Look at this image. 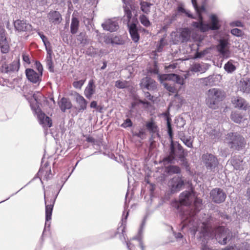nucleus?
Here are the masks:
<instances>
[{
	"instance_id": "f257e3e1",
	"label": "nucleus",
	"mask_w": 250,
	"mask_h": 250,
	"mask_svg": "<svg viewBox=\"0 0 250 250\" xmlns=\"http://www.w3.org/2000/svg\"><path fill=\"white\" fill-rule=\"evenodd\" d=\"M193 202L194 210L190 212L184 213L183 215L182 228H188L191 233L193 235H195L197 231H199L201 233L200 237L208 236L209 232L207 225L204 222L195 221V215L202 207V200L194 195Z\"/></svg>"
},
{
	"instance_id": "f03ea898",
	"label": "nucleus",
	"mask_w": 250,
	"mask_h": 250,
	"mask_svg": "<svg viewBox=\"0 0 250 250\" xmlns=\"http://www.w3.org/2000/svg\"><path fill=\"white\" fill-rule=\"evenodd\" d=\"M206 9L204 5L198 8V11H196L198 21H193L191 26L193 28L198 29L202 32H205L209 30H217L220 28L221 25L219 23V19L215 14H211L209 16V24L205 23L203 22V17L202 13L205 11Z\"/></svg>"
},
{
	"instance_id": "7ed1b4c3",
	"label": "nucleus",
	"mask_w": 250,
	"mask_h": 250,
	"mask_svg": "<svg viewBox=\"0 0 250 250\" xmlns=\"http://www.w3.org/2000/svg\"><path fill=\"white\" fill-rule=\"evenodd\" d=\"M225 95V91L222 89L216 88L210 89L207 92L206 104L209 108L216 109L219 102L224 99Z\"/></svg>"
},
{
	"instance_id": "20e7f679",
	"label": "nucleus",
	"mask_w": 250,
	"mask_h": 250,
	"mask_svg": "<svg viewBox=\"0 0 250 250\" xmlns=\"http://www.w3.org/2000/svg\"><path fill=\"white\" fill-rule=\"evenodd\" d=\"M226 141L230 148L238 150L244 147L246 143L244 138L235 132L228 133Z\"/></svg>"
},
{
	"instance_id": "39448f33",
	"label": "nucleus",
	"mask_w": 250,
	"mask_h": 250,
	"mask_svg": "<svg viewBox=\"0 0 250 250\" xmlns=\"http://www.w3.org/2000/svg\"><path fill=\"white\" fill-rule=\"evenodd\" d=\"M201 161L208 170L214 171L219 162L217 158L212 154L206 153L202 155Z\"/></svg>"
},
{
	"instance_id": "423d86ee",
	"label": "nucleus",
	"mask_w": 250,
	"mask_h": 250,
	"mask_svg": "<svg viewBox=\"0 0 250 250\" xmlns=\"http://www.w3.org/2000/svg\"><path fill=\"white\" fill-rule=\"evenodd\" d=\"M231 236L230 230L224 227H219L215 230V238L221 245L226 244L228 240H230Z\"/></svg>"
},
{
	"instance_id": "0eeeda50",
	"label": "nucleus",
	"mask_w": 250,
	"mask_h": 250,
	"mask_svg": "<svg viewBox=\"0 0 250 250\" xmlns=\"http://www.w3.org/2000/svg\"><path fill=\"white\" fill-rule=\"evenodd\" d=\"M32 109L37 116L39 123L43 128L50 127L52 125V120L43 113L41 108L37 105H31Z\"/></svg>"
},
{
	"instance_id": "6e6552de",
	"label": "nucleus",
	"mask_w": 250,
	"mask_h": 250,
	"mask_svg": "<svg viewBox=\"0 0 250 250\" xmlns=\"http://www.w3.org/2000/svg\"><path fill=\"white\" fill-rule=\"evenodd\" d=\"M217 50L221 56L224 59L229 57L230 51L229 50V43L226 39H221L217 45Z\"/></svg>"
},
{
	"instance_id": "1a4fd4ad",
	"label": "nucleus",
	"mask_w": 250,
	"mask_h": 250,
	"mask_svg": "<svg viewBox=\"0 0 250 250\" xmlns=\"http://www.w3.org/2000/svg\"><path fill=\"white\" fill-rule=\"evenodd\" d=\"M210 198L213 202L220 204L225 201L226 194L222 189L214 188L210 192Z\"/></svg>"
},
{
	"instance_id": "9d476101",
	"label": "nucleus",
	"mask_w": 250,
	"mask_h": 250,
	"mask_svg": "<svg viewBox=\"0 0 250 250\" xmlns=\"http://www.w3.org/2000/svg\"><path fill=\"white\" fill-rule=\"evenodd\" d=\"M176 158H178L179 160L182 162L183 165L187 166L188 162L186 158L184 156V153L181 154H176L174 144L172 143L170 146V152L169 156L165 158V160L167 161L168 163H172L173 161Z\"/></svg>"
},
{
	"instance_id": "9b49d317",
	"label": "nucleus",
	"mask_w": 250,
	"mask_h": 250,
	"mask_svg": "<svg viewBox=\"0 0 250 250\" xmlns=\"http://www.w3.org/2000/svg\"><path fill=\"white\" fill-rule=\"evenodd\" d=\"M59 192L57 194L55 197L51 199L50 201L49 204H47L48 201L46 199L45 194H44V200L45 204V226H50V222H49L51 219V216L52 213V210L55 204L56 199L58 196Z\"/></svg>"
},
{
	"instance_id": "f8f14e48",
	"label": "nucleus",
	"mask_w": 250,
	"mask_h": 250,
	"mask_svg": "<svg viewBox=\"0 0 250 250\" xmlns=\"http://www.w3.org/2000/svg\"><path fill=\"white\" fill-rule=\"evenodd\" d=\"M159 80L162 82L163 81L171 80L181 85H183L185 83V80L183 77L173 73L159 75Z\"/></svg>"
},
{
	"instance_id": "ddd939ff",
	"label": "nucleus",
	"mask_w": 250,
	"mask_h": 250,
	"mask_svg": "<svg viewBox=\"0 0 250 250\" xmlns=\"http://www.w3.org/2000/svg\"><path fill=\"white\" fill-rule=\"evenodd\" d=\"M184 185V180L179 176L173 177L169 182L171 193H174L180 191Z\"/></svg>"
},
{
	"instance_id": "4468645a",
	"label": "nucleus",
	"mask_w": 250,
	"mask_h": 250,
	"mask_svg": "<svg viewBox=\"0 0 250 250\" xmlns=\"http://www.w3.org/2000/svg\"><path fill=\"white\" fill-rule=\"evenodd\" d=\"M137 23L138 21L136 20H133L131 23H128V25H127L130 35L134 42H137L140 39V35L137 27Z\"/></svg>"
},
{
	"instance_id": "2eb2a0df",
	"label": "nucleus",
	"mask_w": 250,
	"mask_h": 250,
	"mask_svg": "<svg viewBox=\"0 0 250 250\" xmlns=\"http://www.w3.org/2000/svg\"><path fill=\"white\" fill-rule=\"evenodd\" d=\"M194 195L192 191H185L180 194L179 201L183 205L189 206L193 202Z\"/></svg>"
},
{
	"instance_id": "dca6fc26",
	"label": "nucleus",
	"mask_w": 250,
	"mask_h": 250,
	"mask_svg": "<svg viewBox=\"0 0 250 250\" xmlns=\"http://www.w3.org/2000/svg\"><path fill=\"white\" fill-rule=\"evenodd\" d=\"M20 60H14L9 64H2V71L6 73H11L17 72L20 68Z\"/></svg>"
},
{
	"instance_id": "f3484780",
	"label": "nucleus",
	"mask_w": 250,
	"mask_h": 250,
	"mask_svg": "<svg viewBox=\"0 0 250 250\" xmlns=\"http://www.w3.org/2000/svg\"><path fill=\"white\" fill-rule=\"evenodd\" d=\"M15 29L19 32H26L32 30V25L24 20H17L14 22Z\"/></svg>"
},
{
	"instance_id": "a211bd4d",
	"label": "nucleus",
	"mask_w": 250,
	"mask_h": 250,
	"mask_svg": "<svg viewBox=\"0 0 250 250\" xmlns=\"http://www.w3.org/2000/svg\"><path fill=\"white\" fill-rule=\"evenodd\" d=\"M237 90L244 94H250V78H243L237 83Z\"/></svg>"
},
{
	"instance_id": "6ab92c4d",
	"label": "nucleus",
	"mask_w": 250,
	"mask_h": 250,
	"mask_svg": "<svg viewBox=\"0 0 250 250\" xmlns=\"http://www.w3.org/2000/svg\"><path fill=\"white\" fill-rule=\"evenodd\" d=\"M102 26L105 30L114 32L119 28V24L115 19H108L102 24Z\"/></svg>"
},
{
	"instance_id": "aec40b11",
	"label": "nucleus",
	"mask_w": 250,
	"mask_h": 250,
	"mask_svg": "<svg viewBox=\"0 0 250 250\" xmlns=\"http://www.w3.org/2000/svg\"><path fill=\"white\" fill-rule=\"evenodd\" d=\"M140 86L143 89L154 90L156 89L157 84L154 80L150 77H146L141 80Z\"/></svg>"
},
{
	"instance_id": "412c9836",
	"label": "nucleus",
	"mask_w": 250,
	"mask_h": 250,
	"mask_svg": "<svg viewBox=\"0 0 250 250\" xmlns=\"http://www.w3.org/2000/svg\"><path fill=\"white\" fill-rule=\"evenodd\" d=\"M25 75L27 79L32 83H39L41 81L42 76L31 68L25 70Z\"/></svg>"
},
{
	"instance_id": "4be33fe9",
	"label": "nucleus",
	"mask_w": 250,
	"mask_h": 250,
	"mask_svg": "<svg viewBox=\"0 0 250 250\" xmlns=\"http://www.w3.org/2000/svg\"><path fill=\"white\" fill-rule=\"evenodd\" d=\"M146 219V217H145L143 219L142 223L141 225L140 229L138 232V235L134 237L133 239L134 240H138L140 243V247L142 250H144V247L143 245V244L141 241V235L143 233V229L145 226V223ZM126 246L129 250H134V246L130 242H126Z\"/></svg>"
},
{
	"instance_id": "5701e85b",
	"label": "nucleus",
	"mask_w": 250,
	"mask_h": 250,
	"mask_svg": "<svg viewBox=\"0 0 250 250\" xmlns=\"http://www.w3.org/2000/svg\"><path fill=\"white\" fill-rule=\"evenodd\" d=\"M232 104L235 107L246 110L249 107L248 102L243 98L240 97H235L232 101Z\"/></svg>"
},
{
	"instance_id": "b1692460",
	"label": "nucleus",
	"mask_w": 250,
	"mask_h": 250,
	"mask_svg": "<svg viewBox=\"0 0 250 250\" xmlns=\"http://www.w3.org/2000/svg\"><path fill=\"white\" fill-rule=\"evenodd\" d=\"M230 163L235 169L237 170H243L244 163H243L241 156H233L230 160Z\"/></svg>"
},
{
	"instance_id": "393cba45",
	"label": "nucleus",
	"mask_w": 250,
	"mask_h": 250,
	"mask_svg": "<svg viewBox=\"0 0 250 250\" xmlns=\"http://www.w3.org/2000/svg\"><path fill=\"white\" fill-rule=\"evenodd\" d=\"M48 17L49 21L54 24L60 23L62 20L61 15L57 11H50L48 14Z\"/></svg>"
},
{
	"instance_id": "a878e982",
	"label": "nucleus",
	"mask_w": 250,
	"mask_h": 250,
	"mask_svg": "<svg viewBox=\"0 0 250 250\" xmlns=\"http://www.w3.org/2000/svg\"><path fill=\"white\" fill-rule=\"evenodd\" d=\"M95 92V86L93 80L89 81L87 86L86 87L84 93L85 97L89 99L92 97Z\"/></svg>"
},
{
	"instance_id": "bb28decb",
	"label": "nucleus",
	"mask_w": 250,
	"mask_h": 250,
	"mask_svg": "<svg viewBox=\"0 0 250 250\" xmlns=\"http://www.w3.org/2000/svg\"><path fill=\"white\" fill-rule=\"evenodd\" d=\"M58 104L62 111L65 112L67 109H69L72 107V104L69 99L62 98L59 102Z\"/></svg>"
},
{
	"instance_id": "cd10ccee",
	"label": "nucleus",
	"mask_w": 250,
	"mask_h": 250,
	"mask_svg": "<svg viewBox=\"0 0 250 250\" xmlns=\"http://www.w3.org/2000/svg\"><path fill=\"white\" fill-rule=\"evenodd\" d=\"M208 68V65L204 63H196L191 66V71L194 72H205Z\"/></svg>"
},
{
	"instance_id": "c85d7f7f",
	"label": "nucleus",
	"mask_w": 250,
	"mask_h": 250,
	"mask_svg": "<svg viewBox=\"0 0 250 250\" xmlns=\"http://www.w3.org/2000/svg\"><path fill=\"white\" fill-rule=\"evenodd\" d=\"M38 174L39 175H44L46 179L50 178V175L51 174V170L47 163H46L43 166H41Z\"/></svg>"
},
{
	"instance_id": "c756f323",
	"label": "nucleus",
	"mask_w": 250,
	"mask_h": 250,
	"mask_svg": "<svg viewBox=\"0 0 250 250\" xmlns=\"http://www.w3.org/2000/svg\"><path fill=\"white\" fill-rule=\"evenodd\" d=\"M76 101L80 106L79 108V112L86 109L87 102L82 96L77 94L76 96Z\"/></svg>"
},
{
	"instance_id": "7c9ffc66",
	"label": "nucleus",
	"mask_w": 250,
	"mask_h": 250,
	"mask_svg": "<svg viewBox=\"0 0 250 250\" xmlns=\"http://www.w3.org/2000/svg\"><path fill=\"white\" fill-rule=\"evenodd\" d=\"M217 76L210 75L208 77L201 79L202 83L206 86H212L215 85L217 81Z\"/></svg>"
},
{
	"instance_id": "2f4dec72",
	"label": "nucleus",
	"mask_w": 250,
	"mask_h": 250,
	"mask_svg": "<svg viewBox=\"0 0 250 250\" xmlns=\"http://www.w3.org/2000/svg\"><path fill=\"white\" fill-rule=\"evenodd\" d=\"M146 126L150 133H151L152 134L157 133L158 135V127L156 123L153 120L147 122L146 123Z\"/></svg>"
},
{
	"instance_id": "473e14b6",
	"label": "nucleus",
	"mask_w": 250,
	"mask_h": 250,
	"mask_svg": "<svg viewBox=\"0 0 250 250\" xmlns=\"http://www.w3.org/2000/svg\"><path fill=\"white\" fill-rule=\"evenodd\" d=\"M79 21L76 17H73L70 25V32L72 34H75L79 29Z\"/></svg>"
},
{
	"instance_id": "72a5a7b5",
	"label": "nucleus",
	"mask_w": 250,
	"mask_h": 250,
	"mask_svg": "<svg viewBox=\"0 0 250 250\" xmlns=\"http://www.w3.org/2000/svg\"><path fill=\"white\" fill-rule=\"evenodd\" d=\"M125 15L124 16V21H126L127 24L128 25V23H131L134 19H132V12L128 7H124Z\"/></svg>"
},
{
	"instance_id": "f704fd0d",
	"label": "nucleus",
	"mask_w": 250,
	"mask_h": 250,
	"mask_svg": "<svg viewBox=\"0 0 250 250\" xmlns=\"http://www.w3.org/2000/svg\"><path fill=\"white\" fill-rule=\"evenodd\" d=\"M153 4L146 1L140 2V9L141 11L146 14H148L150 12V7Z\"/></svg>"
},
{
	"instance_id": "c9c22d12",
	"label": "nucleus",
	"mask_w": 250,
	"mask_h": 250,
	"mask_svg": "<svg viewBox=\"0 0 250 250\" xmlns=\"http://www.w3.org/2000/svg\"><path fill=\"white\" fill-rule=\"evenodd\" d=\"M224 69L228 73H231L236 70L235 66L233 64V61L230 60L224 65Z\"/></svg>"
},
{
	"instance_id": "e433bc0d",
	"label": "nucleus",
	"mask_w": 250,
	"mask_h": 250,
	"mask_svg": "<svg viewBox=\"0 0 250 250\" xmlns=\"http://www.w3.org/2000/svg\"><path fill=\"white\" fill-rule=\"evenodd\" d=\"M164 81H160L162 83H163L164 87L169 92L172 93H175L176 92V88L174 86L173 83H168L165 82Z\"/></svg>"
},
{
	"instance_id": "4c0bfd02",
	"label": "nucleus",
	"mask_w": 250,
	"mask_h": 250,
	"mask_svg": "<svg viewBox=\"0 0 250 250\" xmlns=\"http://www.w3.org/2000/svg\"><path fill=\"white\" fill-rule=\"evenodd\" d=\"M181 39L183 42H187L190 38V32L188 29H183L180 33Z\"/></svg>"
},
{
	"instance_id": "58836bf2",
	"label": "nucleus",
	"mask_w": 250,
	"mask_h": 250,
	"mask_svg": "<svg viewBox=\"0 0 250 250\" xmlns=\"http://www.w3.org/2000/svg\"><path fill=\"white\" fill-rule=\"evenodd\" d=\"M177 13H174L171 16L166 17L164 20L166 26H169L175 21L177 19Z\"/></svg>"
},
{
	"instance_id": "ea45409f",
	"label": "nucleus",
	"mask_w": 250,
	"mask_h": 250,
	"mask_svg": "<svg viewBox=\"0 0 250 250\" xmlns=\"http://www.w3.org/2000/svg\"><path fill=\"white\" fill-rule=\"evenodd\" d=\"M231 119L236 123H240L243 120V116L240 113L234 112L231 114Z\"/></svg>"
},
{
	"instance_id": "a19ab883",
	"label": "nucleus",
	"mask_w": 250,
	"mask_h": 250,
	"mask_svg": "<svg viewBox=\"0 0 250 250\" xmlns=\"http://www.w3.org/2000/svg\"><path fill=\"white\" fill-rule=\"evenodd\" d=\"M167 133L169 136V138L171 141L170 145L172 143L174 144L173 141V131L172 128L171 126V122H170L169 119L167 120Z\"/></svg>"
},
{
	"instance_id": "79ce46f5",
	"label": "nucleus",
	"mask_w": 250,
	"mask_h": 250,
	"mask_svg": "<svg viewBox=\"0 0 250 250\" xmlns=\"http://www.w3.org/2000/svg\"><path fill=\"white\" fill-rule=\"evenodd\" d=\"M139 20L141 23L145 27H147L150 26V22L148 18L145 15L143 14L140 16Z\"/></svg>"
},
{
	"instance_id": "37998d69",
	"label": "nucleus",
	"mask_w": 250,
	"mask_h": 250,
	"mask_svg": "<svg viewBox=\"0 0 250 250\" xmlns=\"http://www.w3.org/2000/svg\"><path fill=\"white\" fill-rule=\"evenodd\" d=\"M167 172L169 173L178 174L181 172L180 168L177 166H169L167 167Z\"/></svg>"
},
{
	"instance_id": "c03bdc74",
	"label": "nucleus",
	"mask_w": 250,
	"mask_h": 250,
	"mask_svg": "<svg viewBox=\"0 0 250 250\" xmlns=\"http://www.w3.org/2000/svg\"><path fill=\"white\" fill-rule=\"evenodd\" d=\"M0 48L2 53L5 54L9 52V46L7 41L0 42Z\"/></svg>"
},
{
	"instance_id": "a18cd8bd",
	"label": "nucleus",
	"mask_w": 250,
	"mask_h": 250,
	"mask_svg": "<svg viewBox=\"0 0 250 250\" xmlns=\"http://www.w3.org/2000/svg\"><path fill=\"white\" fill-rule=\"evenodd\" d=\"M77 40L80 42V43L82 44L83 46L86 44L88 42L85 34L83 33H80L77 37Z\"/></svg>"
},
{
	"instance_id": "49530a36",
	"label": "nucleus",
	"mask_w": 250,
	"mask_h": 250,
	"mask_svg": "<svg viewBox=\"0 0 250 250\" xmlns=\"http://www.w3.org/2000/svg\"><path fill=\"white\" fill-rule=\"evenodd\" d=\"M183 143L188 147L192 148L193 147V141L191 140L190 136L183 138L181 140Z\"/></svg>"
},
{
	"instance_id": "de8ad7c7",
	"label": "nucleus",
	"mask_w": 250,
	"mask_h": 250,
	"mask_svg": "<svg viewBox=\"0 0 250 250\" xmlns=\"http://www.w3.org/2000/svg\"><path fill=\"white\" fill-rule=\"evenodd\" d=\"M115 86L118 88L123 89L127 86V82L125 81H117L115 82Z\"/></svg>"
},
{
	"instance_id": "09e8293b",
	"label": "nucleus",
	"mask_w": 250,
	"mask_h": 250,
	"mask_svg": "<svg viewBox=\"0 0 250 250\" xmlns=\"http://www.w3.org/2000/svg\"><path fill=\"white\" fill-rule=\"evenodd\" d=\"M6 41H7L5 36V30L3 26L0 25V42Z\"/></svg>"
},
{
	"instance_id": "8fccbe9b",
	"label": "nucleus",
	"mask_w": 250,
	"mask_h": 250,
	"mask_svg": "<svg viewBox=\"0 0 250 250\" xmlns=\"http://www.w3.org/2000/svg\"><path fill=\"white\" fill-rule=\"evenodd\" d=\"M230 33L238 37H241L244 35L243 32L238 28H233L230 30Z\"/></svg>"
},
{
	"instance_id": "3c124183",
	"label": "nucleus",
	"mask_w": 250,
	"mask_h": 250,
	"mask_svg": "<svg viewBox=\"0 0 250 250\" xmlns=\"http://www.w3.org/2000/svg\"><path fill=\"white\" fill-rule=\"evenodd\" d=\"M46 64L50 72H53V65L50 55L46 58Z\"/></svg>"
},
{
	"instance_id": "603ef678",
	"label": "nucleus",
	"mask_w": 250,
	"mask_h": 250,
	"mask_svg": "<svg viewBox=\"0 0 250 250\" xmlns=\"http://www.w3.org/2000/svg\"><path fill=\"white\" fill-rule=\"evenodd\" d=\"M84 81L80 80L78 81H75L73 83V86L78 89H81L84 84Z\"/></svg>"
},
{
	"instance_id": "864d4df0",
	"label": "nucleus",
	"mask_w": 250,
	"mask_h": 250,
	"mask_svg": "<svg viewBox=\"0 0 250 250\" xmlns=\"http://www.w3.org/2000/svg\"><path fill=\"white\" fill-rule=\"evenodd\" d=\"M182 205H183L182 203H181V202L180 201H173L171 202L172 207L178 210L181 209Z\"/></svg>"
},
{
	"instance_id": "5fc2aeb1",
	"label": "nucleus",
	"mask_w": 250,
	"mask_h": 250,
	"mask_svg": "<svg viewBox=\"0 0 250 250\" xmlns=\"http://www.w3.org/2000/svg\"><path fill=\"white\" fill-rule=\"evenodd\" d=\"M35 66L36 69L38 71V74H41V76H42V71H43V67L42 65V64L38 61H36L35 62Z\"/></svg>"
},
{
	"instance_id": "6e6d98bb",
	"label": "nucleus",
	"mask_w": 250,
	"mask_h": 250,
	"mask_svg": "<svg viewBox=\"0 0 250 250\" xmlns=\"http://www.w3.org/2000/svg\"><path fill=\"white\" fill-rule=\"evenodd\" d=\"M132 125V123L130 119H126L122 124L121 126L124 128L131 127Z\"/></svg>"
},
{
	"instance_id": "4d7b16f0",
	"label": "nucleus",
	"mask_w": 250,
	"mask_h": 250,
	"mask_svg": "<svg viewBox=\"0 0 250 250\" xmlns=\"http://www.w3.org/2000/svg\"><path fill=\"white\" fill-rule=\"evenodd\" d=\"M229 25L233 27H243V23L240 21H235L229 23Z\"/></svg>"
},
{
	"instance_id": "13d9d810",
	"label": "nucleus",
	"mask_w": 250,
	"mask_h": 250,
	"mask_svg": "<svg viewBox=\"0 0 250 250\" xmlns=\"http://www.w3.org/2000/svg\"><path fill=\"white\" fill-rule=\"evenodd\" d=\"M22 60L24 62H25V63H26L28 64H30L31 62H30V59L29 55H28L26 53H23L22 54Z\"/></svg>"
},
{
	"instance_id": "bf43d9fd",
	"label": "nucleus",
	"mask_w": 250,
	"mask_h": 250,
	"mask_svg": "<svg viewBox=\"0 0 250 250\" xmlns=\"http://www.w3.org/2000/svg\"><path fill=\"white\" fill-rule=\"evenodd\" d=\"M177 151L175 149L176 154H181L184 153V150L182 146L180 144H177Z\"/></svg>"
},
{
	"instance_id": "052dcab7",
	"label": "nucleus",
	"mask_w": 250,
	"mask_h": 250,
	"mask_svg": "<svg viewBox=\"0 0 250 250\" xmlns=\"http://www.w3.org/2000/svg\"><path fill=\"white\" fill-rule=\"evenodd\" d=\"M145 135V132L142 130H140L138 132H135V133H134V136H137V137H139L141 139H144Z\"/></svg>"
},
{
	"instance_id": "680f3d73",
	"label": "nucleus",
	"mask_w": 250,
	"mask_h": 250,
	"mask_svg": "<svg viewBox=\"0 0 250 250\" xmlns=\"http://www.w3.org/2000/svg\"><path fill=\"white\" fill-rule=\"evenodd\" d=\"M164 46V39H161L160 41L159 44L157 47V51L158 52H161L163 50Z\"/></svg>"
},
{
	"instance_id": "e2e57ef3",
	"label": "nucleus",
	"mask_w": 250,
	"mask_h": 250,
	"mask_svg": "<svg viewBox=\"0 0 250 250\" xmlns=\"http://www.w3.org/2000/svg\"><path fill=\"white\" fill-rule=\"evenodd\" d=\"M173 235L177 241L180 239H182V242L183 243V240L182 239L183 235L181 233L173 232Z\"/></svg>"
},
{
	"instance_id": "0e129e2a",
	"label": "nucleus",
	"mask_w": 250,
	"mask_h": 250,
	"mask_svg": "<svg viewBox=\"0 0 250 250\" xmlns=\"http://www.w3.org/2000/svg\"><path fill=\"white\" fill-rule=\"evenodd\" d=\"M38 34L40 36L41 38L42 39L44 44L45 46H46V42L47 41V39L46 37L43 34H42V33H41L40 32H39L38 33Z\"/></svg>"
},
{
	"instance_id": "69168bd1",
	"label": "nucleus",
	"mask_w": 250,
	"mask_h": 250,
	"mask_svg": "<svg viewBox=\"0 0 250 250\" xmlns=\"http://www.w3.org/2000/svg\"><path fill=\"white\" fill-rule=\"evenodd\" d=\"M101 144V142L100 141L95 140L92 145L95 148L98 149L100 147Z\"/></svg>"
},
{
	"instance_id": "338daca9",
	"label": "nucleus",
	"mask_w": 250,
	"mask_h": 250,
	"mask_svg": "<svg viewBox=\"0 0 250 250\" xmlns=\"http://www.w3.org/2000/svg\"><path fill=\"white\" fill-rule=\"evenodd\" d=\"M186 12V10L181 5L177 7L178 13H184Z\"/></svg>"
},
{
	"instance_id": "774afa93",
	"label": "nucleus",
	"mask_w": 250,
	"mask_h": 250,
	"mask_svg": "<svg viewBox=\"0 0 250 250\" xmlns=\"http://www.w3.org/2000/svg\"><path fill=\"white\" fill-rule=\"evenodd\" d=\"M145 96L150 101H153V96L149 92H145Z\"/></svg>"
}]
</instances>
